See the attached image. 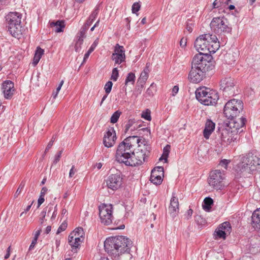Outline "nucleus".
I'll return each instance as SVG.
<instances>
[{
	"instance_id": "obj_2",
	"label": "nucleus",
	"mask_w": 260,
	"mask_h": 260,
	"mask_svg": "<svg viewBox=\"0 0 260 260\" xmlns=\"http://www.w3.org/2000/svg\"><path fill=\"white\" fill-rule=\"evenodd\" d=\"M245 121L246 119L241 117L236 120H231L228 123H225L218 129L217 142L227 145L235 142L238 139V134L243 131Z\"/></svg>"
},
{
	"instance_id": "obj_7",
	"label": "nucleus",
	"mask_w": 260,
	"mask_h": 260,
	"mask_svg": "<svg viewBox=\"0 0 260 260\" xmlns=\"http://www.w3.org/2000/svg\"><path fill=\"white\" fill-rule=\"evenodd\" d=\"M243 108L242 101L238 99H232L228 101L224 107L223 113L225 116L231 120L238 116Z\"/></svg>"
},
{
	"instance_id": "obj_13",
	"label": "nucleus",
	"mask_w": 260,
	"mask_h": 260,
	"mask_svg": "<svg viewBox=\"0 0 260 260\" xmlns=\"http://www.w3.org/2000/svg\"><path fill=\"white\" fill-rule=\"evenodd\" d=\"M125 52L123 46H120L118 44H116L114 52L111 56V59L114 62L115 64H120L125 61Z\"/></svg>"
},
{
	"instance_id": "obj_5",
	"label": "nucleus",
	"mask_w": 260,
	"mask_h": 260,
	"mask_svg": "<svg viewBox=\"0 0 260 260\" xmlns=\"http://www.w3.org/2000/svg\"><path fill=\"white\" fill-rule=\"evenodd\" d=\"M260 165V158L255 152H251L240 156L238 170L243 175L251 174Z\"/></svg>"
},
{
	"instance_id": "obj_60",
	"label": "nucleus",
	"mask_w": 260,
	"mask_h": 260,
	"mask_svg": "<svg viewBox=\"0 0 260 260\" xmlns=\"http://www.w3.org/2000/svg\"><path fill=\"white\" fill-rule=\"evenodd\" d=\"M63 83H64L63 80H61L60 81L58 86L56 88V92H59V91H60V89H61V88Z\"/></svg>"
},
{
	"instance_id": "obj_6",
	"label": "nucleus",
	"mask_w": 260,
	"mask_h": 260,
	"mask_svg": "<svg viewBox=\"0 0 260 260\" xmlns=\"http://www.w3.org/2000/svg\"><path fill=\"white\" fill-rule=\"evenodd\" d=\"M197 99L205 105H214L216 104L219 96L217 92L205 87L198 88L196 91Z\"/></svg>"
},
{
	"instance_id": "obj_64",
	"label": "nucleus",
	"mask_w": 260,
	"mask_h": 260,
	"mask_svg": "<svg viewBox=\"0 0 260 260\" xmlns=\"http://www.w3.org/2000/svg\"><path fill=\"white\" fill-rule=\"evenodd\" d=\"M20 23H21V22L20 21L19 22V24L17 23V25H19L20 26V31H21V34H22L23 32H24V31H25L26 29H25V28L24 27H22L20 25Z\"/></svg>"
},
{
	"instance_id": "obj_28",
	"label": "nucleus",
	"mask_w": 260,
	"mask_h": 260,
	"mask_svg": "<svg viewBox=\"0 0 260 260\" xmlns=\"http://www.w3.org/2000/svg\"><path fill=\"white\" fill-rule=\"evenodd\" d=\"M77 238H75V239H73L72 240V239L68 238V242L72 248V250H76L82 242V241H78Z\"/></svg>"
},
{
	"instance_id": "obj_24",
	"label": "nucleus",
	"mask_w": 260,
	"mask_h": 260,
	"mask_svg": "<svg viewBox=\"0 0 260 260\" xmlns=\"http://www.w3.org/2000/svg\"><path fill=\"white\" fill-rule=\"evenodd\" d=\"M44 50L38 47L37 48V49L35 52V54L33 58V61L32 62V64L33 66L35 67L39 62L40 60L41 57L44 54Z\"/></svg>"
},
{
	"instance_id": "obj_35",
	"label": "nucleus",
	"mask_w": 260,
	"mask_h": 260,
	"mask_svg": "<svg viewBox=\"0 0 260 260\" xmlns=\"http://www.w3.org/2000/svg\"><path fill=\"white\" fill-rule=\"evenodd\" d=\"M75 238H77V240H78V241H83L84 240V237L76 233V232H72L70 234L69 238L73 240V239H75Z\"/></svg>"
},
{
	"instance_id": "obj_55",
	"label": "nucleus",
	"mask_w": 260,
	"mask_h": 260,
	"mask_svg": "<svg viewBox=\"0 0 260 260\" xmlns=\"http://www.w3.org/2000/svg\"><path fill=\"white\" fill-rule=\"evenodd\" d=\"M78 36H79L80 37L85 38L86 37V32L80 29L79 32L77 34Z\"/></svg>"
},
{
	"instance_id": "obj_22",
	"label": "nucleus",
	"mask_w": 260,
	"mask_h": 260,
	"mask_svg": "<svg viewBox=\"0 0 260 260\" xmlns=\"http://www.w3.org/2000/svg\"><path fill=\"white\" fill-rule=\"evenodd\" d=\"M215 124L211 120H207L203 131V136L206 139H208L215 129Z\"/></svg>"
},
{
	"instance_id": "obj_46",
	"label": "nucleus",
	"mask_w": 260,
	"mask_h": 260,
	"mask_svg": "<svg viewBox=\"0 0 260 260\" xmlns=\"http://www.w3.org/2000/svg\"><path fill=\"white\" fill-rule=\"evenodd\" d=\"M44 197L40 196L38 200V207L39 208L41 205L44 202Z\"/></svg>"
},
{
	"instance_id": "obj_33",
	"label": "nucleus",
	"mask_w": 260,
	"mask_h": 260,
	"mask_svg": "<svg viewBox=\"0 0 260 260\" xmlns=\"http://www.w3.org/2000/svg\"><path fill=\"white\" fill-rule=\"evenodd\" d=\"M156 91L155 85L153 83L151 84L150 87L147 89L146 91V95L147 96L151 97L154 95Z\"/></svg>"
},
{
	"instance_id": "obj_26",
	"label": "nucleus",
	"mask_w": 260,
	"mask_h": 260,
	"mask_svg": "<svg viewBox=\"0 0 260 260\" xmlns=\"http://www.w3.org/2000/svg\"><path fill=\"white\" fill-rule=\"evenodd\" d=\"M213 201L211 198L206 197L205 198L203 204L202 205L203 208L206 211H209L211 208V205L213 204Z\"/></svg>"
},
{
	"instance_id": "obj_49",
	"label": "nucleus",
	"mask_w": 260,
	"mask_h": 260,
	"mask_svg": "<svg viewBox=\"0 0 260 260\" xmlns=\"http://www.w3.org/2000/svg\"><path fill=\"white\" fill-rule=\"evenodd\" d=\"M157 172L160 175H164V168L162 167H156L154 168Z\"/></svg>"
},
{
	"instance_id": "obj_32",
	"label": "nucleus",
	"mask_w": 260,
	"mask_h": 260,
	"mask_svg": "<svg viewBox=\"0 0 260 260\" xmlns=\"http://www.w3.org/2000/svg\"><path fill=\"white\" fill-rule=\"evenodd\" d=\"M99 13V8H96L94 10V11L92 12V13L90 14L89 18L86 21V22L88 23L89 24H91L92 22L95 20V19L96 18L98 14Z\"/></svg>"
},
{
	"instance_id": "obj_23",
	"label": "nucleus",
	"mask_w": 260,
	"mask_h": 260,
	"mask_svg": "<svg viewBox=\"0 0 260 260\" xmlns=\"http://www.w3.org/2000/svg\"><path fill=\"white\" fill-rule=\"evenodd\" d=\"M50 26L53 28V30L56 32H62L63 29L65 27L64 21L63 20L52 21L50 23Z\"/></svg>"
},
{
	"instance_id": "obj_29",
	"label": "nucleus",
	"mask_w": 260,
	"mask_h": 260,
	"mask_svg": "<svg viewBox=\"0 0 260 260\" xmlns=\"http://www.w3.org/2000/svg\"><path fill=\"white\" fill-rule=\"evenodd\" d=\"M135 122L133 120H129L124 127V133L126 134L130 130L131 132L135 131L136 126H134Z\"/></svg>"
},
{
	"instance_id": "obj_12",
	"label": "nucleus",
	"mask_w": 260,
	"mask_h": 260,
	"mask_svg": "<svg viewBox=\"0 0 260 260\" xmlns=\"http://www.w3.org/2000/svg\"><path fill=\"white\" fill-rule=\"evenodd\" d=\"M208 183L216 189H221L223 186L222 181L224 178V174L218 170L212 172L210 175Z\"/></svg>"
},
{
	"instance_id": "obj_30",
	"label": "nucleus",
	"mask_w": 260,
	"mask_h": 260,
	"mask_svg": "<svg viewBox=\"0 0 260 260\" xmlns=\"http://www.w3.org/2000/svg\"><path fill=\"white\" fill-rule=\"evenodd\" d=\"M171 147L169 145H166L163 149V153L161 156L159 158V160L164 159L165 162L167 161V158L170 151Z\"/></svg>"
},
{
	"instance_id": "obj_36",
	"label": "nucleus",
	"mask_w": 260,
	"mask_h": 260,
	"mask_svg": "<svg viewBox=\"0 0 260 260\" xmlns=\"http://www.w3.org/2000/svg\"><path fill=\"white\" fill-rule=\"evenodd\" d=\"M119 76V73L117 68H114L112 72L111 79L114 81H117Z\"/></svg>"
},
{
	"instance_id": "obj_9",
	"label": "nucleus",
	"mask_w": 260,
	"mask_h": 260,
	"mask_svg": "<svg viewBox=\"0 0 260 260\" xmlns=\"http://www.w3.org/2000/svg\"><path fill=\"white\" fill-rule=\"evenodd\" d=\"M208 54L203 53L197 54L192 58L191 67L208 71L211 68V62L208 60Z\"/></svg>"
},
{
	"instance_id": "obj_11",
	"label": "nucleus",
	"mask_w": 260,
	"mask_h": 260,
	"mask_svg": "<svg viewBox=\"0 0 260 260\" xmlns=\"http://www.w3.org/2000/svg\"><path fill=\"white\" fill-rule=\"evenodd\" d=\"M220 89L222 90L225 97L233 96L235 94V81L231 77L223 78L220 81Z\"/></svg>"
},
{
	"instance_id": "obj_3",
	"label": "nucleus",
	"mask_w": 260,
	"mask_h": 260,
	"mask_svg": "<svg viewBox=\"0 0 260 260\" xmlns=\"http://www.w3.org/2000/svg\"><path fill=\"white\" fill-rule=\"evenodd\" d=\"M132 246V241L123 236L109 237L104 242L105 251L114 258L129 253Z\"/></svg>"
},
{
	"instance_id": "obj_8",
	"label": "nucleus",
	"mask_w": 260,
	"mask_h": 260,
	"mask_svg": "<svg viewBox=\"0 0 260 260\" xmlns=\"http://www.w3.org/2000/svg\"><path fill=\"white\" fill-rule=\"evenodd\" d=\"M211 29L215 33H230L232 28L229 26L228 20L224 17H214L210 23Z\"/></svg>"
},
{
	"instance_id": "obj_61",
	"label": "nucleus",
	"mask_w": 260,
	"mask_h": 260,
	"mask_svg": "<svg viewBox=\"0 0 260 260\" xmlns=\"http://www.w3.org/2000/svg\"><path fill=\"white\" fill-rule=\"evenodd\" d=\"M192 213H193V211L192 209H189V210H187V212H186V215H187V219L189 218V217H191V216L192 215Z\"/></svg>"
},
{
	"instance_id": "obj_59",
	"label": "nucleus",
	"mask_w": 260,
	"mask_h": 260,
	"mask_svg": "<svg viewBox=\"0 0 260 260\" xmlns=\"http://www.w3.org/2000/svg\"><path fill=\"white\" fill-rule=\"evenodd\" d=\"M186 40H184L183 38H182L180 42V45L182 47H185L186 46Z\"/></svg>"
},
{
	"instance_id": "obj_62",
	"label": "nucleus",
	"mask_w": 260,
	"mask_h": 260,
	"mask_svg": "<svg viewBox=\"0 0 260 260\" xmlns=\"http://www.w3.org/2000/svg\"><path fill=\"white\" fill-rule=\"evenodd\" d=\"M41 229H39V230L36 231L35 233V234L34 238H36L37 239H38L39 236H40V235L41 234Z\"/></svg>"
},
{
	"instance_id": "obj_54",
	"label": "nucleus",
	"mask_w": 260,
	"mask_h": 260,
	"mask_svg": "<svg viewBox=\"0 0 260 260\" xmlns=\"http://www.w3.org/2000/svg\"><path fill=\"white\" fill-rule=\"evenodd\" d=\"M229 163V161L227 159H223L220 161V164L222 166H224L225 168H226V166L228 165V164Z\"/></svg>"
},
{
	"instance_id": "obj_58",
	"label": "nucleus",
	"mask_w": 260,
	"mask_h": 260,
	"mask_svg": "<svg viewBox=\"0 0 260 260\" xmlns=\"http://www.w3.org/2000/svg\"><path fill=\"white\" fill-rule=\"evenodd\" d=\"M34 202V201H32V202H31V204H30V205H28V206H27V207H26V209L25 210V211H24V212H22V213H21V214H20V216H22V215H23V214L24 212H25V213H26V212H27V211H28L29 210V209H30V208H31V206L32 204H33Z\"/></svg>"
},
{
	"instance_id": "obj_57",
	"label": "nucleus",
	"mask_w": 260,
	"mask_h": 260,
	"mask_svg": "<svg viewBox=\"0 0 260 260\" xmlns=\"http://www.w3.org/2000/svg\"><path fill=\"white\" fill-rule=\"evenodd\" d=\"M47 191V189L46 187H43L41 191L40 196L44 197Z\"/></svg>"
},
{
	"instance_id": "obj_53",
	"label": "nucleus",
	"mask_w": 260,
	"mask_h": 260,
	"mask_svg": "<svg viewBox=\"0 0 260 260\" xmlns=\"http://www.w3.org/2000/svg\"><path fill=\"white\" fill-rule=\"evenodd\" d=\"M149 67H150V63H146V67L144 68V69L143 70V71L142 72H145V73L147 74L148 75L149 74V73L150 72V70H149Z\"/></svg>"
},
{
	"instance_id": "obj_44",
	"label": "nucleus",
	"mask_w": 260,
	"mask_h": 260,
	"mask_svg": "<svg viewBox=\"0 0 260 260\" xmlns=\"http://www.w3.org/2000/svg\"><path fill=\"white\" fill-rule=\"evenodd\" d=\"M83 43H81L80 41H76L75 45V50L76 52H79L81 50V45Z\"/></svg>"
},
{
	"instance_id": "obj_50",
	"label": "nucleus",
	"mask_w": 260,
	"mask_h": 260,
	"mask_svg": "<svg viewBox=\"0 0 260 260\" xmlns=\"http://www.w3.org/2000/svg\"><path fill=\"white\" fill-rule=\"evenodd\" d=\"M75 169V166H73L72 168L71 169L69 173V177L72 178L73 175L75 174L76 172V170Z\"/></svg>"
},
{
	"instance_id": "obj_45",
	"label": "nucleus",
	"mask_w": 260,
	"mask_h": 260,
	"mask_svg": "<svg viewBox=\"0 0 260 260\" xmlns=\"http://www.w3.org/2000/svg\"><path fill=\"white\" fill-rule=\"evenodd\" d=\"M73 232H76V233L78 234L79 235L83 237L84 233L83 231V229L82 228L79 227L76 229Z\"/></svg>"
},
{
	"instance_id": "obj_48",
	"label": "nucleus",
	"mask_w": 260,
	"mask_h": 260,
	"mask_svg": "<svg viewBox=\"0 0 260 260\" xmlns=\"http://www.w3.org/2000/svg\"><path fill=\"white\" fill-rule=\"evenodd\" d=\"M54 139L53 137H52L51 141H50L49 143L48 144L46 149H45V152H47L48 150H49V149L51 148L53 145V143L54 140H53Z\"/></svg>"
},
{
	"instance_id": "obj_14",
	"label": "nucleus",
	"mask_w": 260,
	"mask_h": 260,
	"mask_svg": "<svg viewBox=\"0 0 260 260\" xmlns=\"http://www.w3.org/2000/svg\"><path fill=\"white\" fill-rule=\"evenodd\" d=\"M122 184V178L118 174H111L106 180V185L108 188L116 190L118 189Z\"/></svg>"
},
{
	"instance_id": "obj_27",
	"label": "nucleus",
	"mask_w": 260,
	"mask_h": 260,
	"mask_svg": "<svg viewBox=\"0 0 260 260\" xmlns=\"http://www.w3.org/2000/svg\"><path fill=\"white\" fill-rule=\"evenodd\" d=\"M162 177L160 175H156L153 172V173H151L150 181L154 184L159 185L162 181Z\"/></svg>"
},
{
	"instance_id": "obj_16",
	"label": "nucleus",
	"mask_w": 260,
	"mask_h": 260,
	"mask_svg": "<svg viewBox=\"0 0 260 260\" xmlns=\"http://www.w3.org/2000/svg\"><path fill=\"white\" fill-rule=\"evenodd\" d=\"M207 71L191 67L188 75V79L191 82L198 83L203 80Z\"/></svg>"
},
{
	"instance_id": "obj_63",
	"label": "nucleus",
	"mask_w": 260,
	"mask_h": 260,
	"mask_svg": "<svg viewBox=\"0 0 260 260\" xmlns=\"http://www.w3.org/2000/svg\"><path fill=\"white\" fill-rule=\"evenodd\" d=\"M10 246H9L7 249V252L6 255H5V258L7 259L9 257L10 253Z\"/></svg>"
},
{
	"instance_id": "obj_51",
	"label": "nucleus",
	"mask_w": 260,
	"mask_h": 260,
	"mask_svg": "<svg viewBox=\"0 0 260 260\" xmlns=\"http://www.w3.org/2000/svg\"><path fill=\"white\" fill-rule=\"evenodd\" d=\"M179 90V87L178 86H174L172 89V95L174 96Z\"/></svg>"
},
{
	"instance_id": "obj_47",
	"label": "nucleus",
	"mask_w": 260,
	"mask_h": 260,
	"mask_svg": "<svg viewBox=\"0 0 260 260\" xmlns=\"http://www.w3.org/2000/svg\"><path fill=\"white\" fill-rule=\"evenodd\" d=\"M90 25V24H89L88 23L86 22V23L81 27V29L86 32L87 30L89 28V27Z\"/></svg>"
},
{
	"instance_id": "obj_1",
	"label": "nucleus",
	"mask_w": 260,
	"mask_h": 260,
	"mask_svg": "<svg viewBox=\"0 0 260 260\" xmlns=\"http://www.w3.org/2000/svg\"><path fill=\"white\" fill-rule=\"evenodd\" d=\"M150 150V146L144 139L136 136H129L119 144L116 159L126 166L141 165L149 155Z\"/></svg>"
},
{
	"instance_id": "obj_39",
	"label": "nucleus",
	"mask_w": 260,
	"mask_h": 260,
	"mask_svg": "<svg viewBox=\"0 0 260 260\" xmlns=\"http://www.w3.org/2000/svg\"><path fill=\"white\" fill-rule=\"evenodd\" d=\"M142 117L145 120L150 121L151 119L150 115V111L147 110L145 112H143L142 114Z\"/></svg>"
},
{
	"instance_id": "obj_17",
	"label": "nucleus",
	"mask_w": 260,
	"mask_h": 260,
	"mask_svg": "<svg viewBox=\"0 0 260 260\" xmlns=\"http://www.w3.org/2000/svg\"><path fill=\"white\" fill-rule=\"evenodd\" d=\"M8 22V31L13 37L16 34V12H10L6 16Z\"/></svg>"
},
{
	"instance_id": "obj_25",
	"label": "nucleus",
	"mask_w": 260,
	"mask_h": 260,
	"mask_svg": "<svg viewBox=\"0 0 260 260\" xmlns=\"http://www.w3.org/2000/svg\"><path fill=\"white\" fill-rule=\"evenodd\" d=\"M148 78V75L146 73H145V72H142L140 77H139L138 83L141 84V88L140 89H138V90H139V93H141L142 90V89L144 87V84L146 82V80H147Z\"/></svg>"
},
{
	"instance_id": "obj_4",
	"label": "nucleus",
	"mask_w": 260,
	"mask_h": 260,
	"mask_svg": "<svg viewBox=\"0 0 260 260\" xmlns=\"http://www.w3.org/2000/svg\"><path fill=\"white\" fill-rule=\"evenodd\" d=\"M200 53H214L219 48V42L215 35L205 34L198 37L194 44Z\"/></svg>"
},
{
	"instance_id": "obj_19",
	"label": "nucleus",
	"mask_w": 260,
	"mask_h": 260,
	"mask_svg": "<svg viewBox=\"0 0 260 260\" xmlns=\"http://www.w3.org/2000/svg\"><path fill=\"white\" fill-rule=\"evenodd\" d=\"M116 138L114 128L110 127L108 129L104 137L103 143L105 146L107 148L112 147L115 143Z\"/></svg>"
},
{
	"instance_id": "obj_42",
	"label": "nucleus",
	"mask_w": 260,
	"mask_h": 260,
	"mask_svg": "<svg viewBox=\"0 0 260 260\" xmlns=\"http://www.w3.org/2000/svg\"><path fill=\"white\" fill-rule=\"evenodd\" d=\"M62 152V150H60L59 151L56 155H55L54 159L53 161V164L55 165L59 161L61 157V155Z\"/></svg>"
},
{
	"instance_id": "obj_21",
	"label": "nucleus",
	"mask_w": 260,
	"mask_h": 260,
	"mask_svg": "<svg viewBox=\"0 0 260 260\" xmlns=\"http://www.w3.org/2000/svg\"><path fill=\"white\" fill-rule=\"evenodd\" d=\"M251 225L255 230H260V208L255 210L252 213Z\"/></svg>"
},
{
	"instance_id": "obj_18",
	"label": "nucleus",
	"mask_w": 260,
	"mask_h": 260,
	"mask_svg": "<svg viewBox=\"0 0 260 260\" xmlns=\"http://www.w3.org/2000/svg\"><path fill=\"white\" fill-rule=\"evenodd\" d=\"M2 91L5 99H11L15 92L14 83L10 80H6L2 84Z\"/></svg>"
},
{
	"instance_id": "obj_15",
	"label": "nucleus",
	"mask_w": 260,
	"mask_h": 260,
	"mask_svg": "<svg viewBox=\"0 0 260 260\" xmlns=\"http://www.w3.org/2000/svg\"><path fill=\"white\" fill-rule=\"evenodd\" d=\"M231 226L229 222H224L219 225L215 230L214 236L216 239H225L227 235L230 234L231 231Z\"/></svg>"
},
{
	"instance_id": "obj_20",
	"label": "nucleus",
	"mask_w": 260,
	"mask_h": 260,
	"mask_svg": "<svg viewBox=\"0 0 260 260\" xmlns=\"http://www.w3.org/2000/svg\"><path fill=\"white\" fill-rule=\"evenodd\" d=\"M173 194L172 197L170 200V206L168 208V212L172 217H175L179 211V202L178 198Z\"/></svg>"
},
{
	"instance_id": "obj_10",
	"label": "nucleus",
	"mask_w": 260,
	"mask_h": 260,
	"mask_svg": "<svg viewBox=\"0 0 260 260\" xmlns=\"http://www.w3.org/2000/svg\"><path fill=\"white\" fill-rule=\"evenodd\" d=\"M112 205L111 204H103L99 206V216L102 223L105 225H109L112 223Z\"/></svg>"
},
{
	"instance_id": "obj_56",
	"label": "nucleus",
	"mask_w": 260,
	"mask_h": 260,
	"mask_svg": "<svg viewBox=\"0 0 260 260\" xmlns=\"http://www.w3.org/2000/svg\"><path fill=\"white\" fill-rule=\"evenodd\" d=\"M37 240L38 239H37L36 238H34L33 239L32 242H31V243L29 246V249H31L32 248H34V247L35 246V245L37 243Z\"/></svg>"
},
{
	"instance_id": "obj_34",
	"label": "nucleus",
	"mask_w": 260,
	"mask_h": 260,
	"mask_svg": "<svg viewBox=\"0 0 260 260\" xmlns=\"http://www.w3.org/2000/svg\"><path fill=\"white\" fill-rule=\"evenodd\" d=\"M121 114V112L118 110L115 112L111 117L110 122L112 123H116L118 121Z\"/></svg>"
},
{
	"instance_id": "obj_31",
	"label": "nucleus",
	"mask_w": 260,
	"mask_h": 260,
	"mask_svg": "<svg viewBox=\"0 0 260 260\" xmlns=\"http://www.w3.org/2000/svg\"><path fill=\"white\" fill-rule=\"evenodd\" d=\"M135 74L133 73H128L125 81V85H128L129 83L133 85L135 83Z\"/></svg>"
},
{
	"instance_id": "obj_41",
	"label": "nucleus",
	"mask_w": 260,
	"mask_h": 260,
	"mask_svg": "<svg viewBox=\"0 0 260 260\" xmlns=\"http://www.w3.org/2000/svg\"><path fill=\"white\" fill-rule=\"evenodd\" d=\"M193 24L192 21L190 19H188L186 22V28L189 32H191L192 31V26Z\"/></svg>"
},
{
	"instance_id": "obj_43",
	"label": "nucleus",
	"mask_w": 260,
	"mask_h": 260,
	"mask_svg": "<svg viewBox=\"0 0 260 260\" xmlns=\"http://www.w3.org/2000/svg\"><path fill=\"white\" fill-rule=\"evenodd\" d=\"M222 3V0H215L213 3V7L214 8L220 7L221 6V4Z\"/></svg>"
},
{
	"instance_id": "obj_37",
	"label": "nucleus",
	"mask_w": 260,
	"mask_h": 260,
	"mask_svg": "<svg viewBox=\"0 0 260 260\" xmlns=\"http://www.w3.org/2000/svg\"><path fill=\"white\" fill-rule=\"evenodd\" d=\"M141 5L138 2H136L133 4L132 6V13L134 14H136L140 9Z\"/></svg>"
},
{
	"instance_id": "obj_38",
	"label": "nucleus",
	"mask_w": 260,
	"mask_h": 260,
	"mask_svg": "<svg viewBox=\"0 0 260 260\" xmlns=\"http://www.w3.org/2000/svg\"><path fill=\"white\" fill-rule=\"evenodd\" d=\"M112 85H113V83L110 81H108L106 83L105 87H104V89L107 94H109L111 92Z\"/></svg>"
},
{
	"instance_id": "obj_52",
	"label": "nucleus",
	"mask_w": 260,
	"mask_h": 260,
	"mask_svg": "<svg viewBox=\"0 0 260 260\" xmlns=\"http://www.w3.org/2000/svg\"><path fill=\"white\" fill-rule=\"evenodd\" d=\"M98 43H99V39H96L94 41V42L92 43V44L91 45V46H90V48L94 50V49L95 48V47L97 46Z\"/></svg>"
},
{
	"instance_id": "obj_40",
	"label": "nucleus",
	"mask_w": 260,
	"mask_h": 260,
	"mask_svg": "<svg viewBox=\"0 0 260 260\" xmlns=\"http://www.w3.org/2000/svg\"><path fill=\"white\" fill-rule=\"evenodd\" d=\"M67 227V223L66 222H63L62 224L59 226L56 234H59L61 232L64 231Z\"/></svg>"
}]
</instances>
